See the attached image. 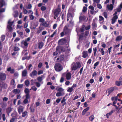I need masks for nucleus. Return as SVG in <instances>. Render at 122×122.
<instances>
[{"instance_id":"f257e3e1","label":"nucleus","mask_w":122,"mask_h":122,"mask_svg":"<svg viewBox=\"0 0 122 122\" xmlns=\"http://www.w3.org/2000/svg\"><path fill=\"white\" fill-rule=\"evenodd\" d=\"M11 116L12 118L10 120V122H14L16 120L19 119V115L15 111H14L11 114Z\"/></svg>"},{"instance_id":"f03ea898","label":"nucleus","mask_w":122,"mask_h":122,"mask_svg":"<svg viewBox=\"0 0 122 122\" xmlns=\"http://www.w3.org/2000/svg\"><path fill=\"white\" fill-rule=\"evenodd\" d=\"M54 68L55 70L57 71H60L63 69V67L61 64L58 63L55 64Z\"/></svg>"},{"instance_id":"7ed1b4c3","label":"nucleus","mask_w":122,"mask_h":122,"mask_svg":"<svg viewBox=\"0 0 122 122\" xmlns=\"http://www.w3.org/2000/svg\"><path fill=\"white\" fill-rule=\"evenodd\" d=\"M61 11V9L59 8H57L54 11L55 16L56 17H58Z\"/></svg>"},{"instance_id":"20e7f679","label":"nucleus","mask_w":122,"mask_h":122,"mask_svg":"<svg viewBox=\"0 0 122 122\" xmlns=\"http://www.w3.org/2000/svg\"><path fill=\"white\" fill-rule=\"evenodd\" d=\"M6 75L3 72H0V80L2 81H4L6 79Z\"/></svg>"},{"instance_id":"39448f33","label":"nucleus","mask_w":122,"mask_h":122,"mask_svg":"<svg viewBox=\"0 0 122 122\" xmlns=\"http://www.w3.org/2000/svg\"><path fill=\"white\" fill-rule=\"evenodd\" d=\"M24 108V107L21 106H20L18 108V112L19 114H20L21 113L23 112Z\"/></svg>"},{"instance_id":"423d86ee","label":"nucleus","mask_w":122,"mask_h":122,"mask_svg":"<svg viewBox=\"0 0 122 122\" xmlns=\"http://www.w3.org/2000/svg\"><path fill=\"white\" fill-rule=\"evenodd\" d=\"M113 17L112 19V24H113L116 21V20L118 18V16L117 15H113Z\"/></svg>"},{"instance_id":"0eeeda50","label":"nucleus","mask_w":122,"mask_h":122,"mask_svg":"<svg viewBox=\"0 0 122 122\" xmlns=\"http://www.w3.org/2000/svg\"><path fill=\"white\" fill-rule=\"evenodd\" d=\"M37 72L36 70H34L30 74V76L32 77L33 76H36L37 74Z\"/></svg>"},{"instance_id":"6e6552de","label":"nucleus","mask_w":122,"mask_h":122,"mask_svg":"<svg viewBox=\"0 0 122 122\" xmlns=\"http://www.w3.org/2000/svg\"><path fill=\"white\" fill-rule=\"evenodd\" d=\"M12 108L10 107H9L6 109V112L8 116H9V114L12 111Z\"/></svg>"},{"instance_id":"1a4fd4ad","label":"nucleus","mask_w":122,"mask_h":122,"mask_svg":"<svg viewBox=\"0 0 122 122\" xmlns=\"http://www.w3.org/2000/svg\"><path fill=\"white\" fill-rule=\"evenodd\" d=\"M115 88V87H111L108 89V96L111 93L114 91Z\"/></svg>"},{"instance_id":"9d476101","label":"nucleus","mask_w":122,"mask_h":122,"mask_svg":"<svg viewBox=\"0 0 122 122\" xmlns=\"http://www.w3.org/2000/svg\"><path fill=\"white\" fill-rule=\"evenodd\" d=\"M24 92L26 94L25 96L30 97L29 95L30 91L27 88H26L24 90Z\"/></svg>"},{"instance_id":"9b49d317","label":"nucleus","mask_w":122,"mask_h":122,"mask_svg":"<svg viewBox=\"0 0 122 122\" xmlns=\"http://www.w3.org/2000/svg\"><path fill=\"white\" fill-rule=\"evenodd\" d=\"M5 3L4 0H0V9L5 5Z\"/></svg>"},{"instance_id":"f8f14e48","label":"nucleus","mask_w":122,"mask_h":122,"mask_svg":"<svg viewBox=\"0 0 122 122\" xmlns=\"http://www.w3.org/2000/svg\"><path fill=\"white\" fill-rule=\"evenodd\" d=\"M82 57L84 58H86L88 56V54L87 52L86 51H83L82 53Z\"/></svg>"},{"instance_id":"ddd939ff","label":"nucleus","mask_w":122,"mask_h":122,"mask_svg":"<svg viewBox=\"0 0 122 122\" xmlns=\"http://www.w3.org/2000/svg\"><path fill=\"white\" fill-rule=\"evenodd\" d=\"M99 23L100 24H102L104 21V18L102 16H99Z\"/></svg>"},{"instance_id":"4468645a","label":"nucleus","mask_w":122,"mask_h":122,"mask_svg":"<svg viewBox=\"0 0 122 122\" xmlns=\"http://www.w3.org/2000/svg\"><path fill=\"white\" fill-rule=\"evenodd\" d=\"M38 44V48L40 49H41L44 45V44L42 42H39Z\"/></svg>"},{"instance_id":"2eb2a0df","label":"nucleus","mask_w":122,"mask_h":122,"mask_svg":"<svg viewBox=\"0 0 122 122\" xmlns=\"http://www.w3.org/2000/svg\"><path fill=\"white\" fill-rule=\"evenodd\" d=\"M71 74L70 72H68L67 73L66 75V79L67 80H69L71 78Z\"/></svg>"},{"instance_id":"dca6fc26","label":"nucleus","mask_w":122,"mask_h":122,"mask_svg":"<svg viewBox=\"0 0 122 122\" xmlns=\"http://www.w3.org/2000/svg\"><path fill=\"white\" fill-rule=\"evenodd\" d=\"M25 98L23 101V103L25 104H26L28 103V99L30 98V97L25 96Z\"/></svg>"},{"instance_id":"f3484780","label":"nucleus","mask_w":122,"mask_h":122,"mask_svg":"<svg viewBox=\"0 0 122 122\" xmlns=\"http://www.w3.org/2000/svg\"><path fill=\"white\" fill-rule=\"evenodd\" d=\"M113 4H110V5H107V8L109 10H112L113 8Z\"/></svg>"},{"instance_id":"a211bd4d","label":"nucleus","mask_w":122,"mask_h":122,"mask_svg":"<svg viewBox=\"0 0 122 122\" xmlns=\"http://www.w3.org/2000/svg\"><path fill=\"white\" fill-rule=\"evenodd\" d=\"M27 72L26 69H25L22 72V76L25 77L26 76Z\"/></svg>"},{"instance_id":"6ab92c4d","label":"nucleus","mask_w":122,"mask_h":122,"mask_svg":"<svg viewBox=\"0 0 122 122\" xmlns=\"http://www.w3.org/2000/svg\"><path fill=\"white\" fill-rule=\"evenodd\" d=\"M86 17L84 15L80 16L79 17V21H81L83 20H85L86 19Z\"/></svg>"},{"instance_id":"aec40b11","label":"nucleus","mask_w":122,"mask_h":122,"mask_svg":"<svg viewBox=\"0 0 122 122\" xmlns=\"http://www.w3.org/2000/svg\"><path fill=\"white\" fill-rule=\"evenodd\" d=\"M56 50L57 51L59 54L61 53V46H57L56 48Z\"/></svg>"},{"instance_id":"412c9836","label":"nucleus","mask_w":122,"mask_h":122,"mask_svg":"<svg viewBox=\"0 0 122 122\" xmlns=\"http://www.w3.org/2000/svg\"><path fill=\"white\" fill-rule=\"evenodd\" d=\"M74 13H73V14L71 12H68L67 14V17H71L73 18L74 16Z\"/></svg>"},{"instance_id":"4be33fe9","label":"nucleus","mask_w":122,"mask_h":122,"mask_svg":"<svg viewBox=\"0 0 122 122\" xmlns=\"http://www.w3.org/2000/svg\"><path fill=\"white\" fill-rule=\"evenodd\" d=\"M89 107H88L85 109H84L82 111V115H84L86 113L89 109Z\"/></svg>"},{"instance_id":"5701e85b","label":"nucleus","mask_w":122,"mask_h":122,"mask_svg":"<svg viewBox=\"0 0 122 122\" xmlns=\"http://www.w3.org/2000/svg\"><path fill=\"white\" fill-rule=\"evenodd\" d=\"M98 50L99 51H100L102 55H103L105 54V51L104 50V49L103 48H98Z\"/></svg>"},{"instance_id":"b1692460","label":"nucleus","mask_w":122,"mask_h":122,"mask_svg":"<svg viewBox=\"0 0 122 122\" xmlns=\"http://www.w3.org/2000/svg\"><path fill=\"white\" fill-rule=\"evenodd\" d=\"M0 84L2 88H6L7 87V84L4 82H2Z\"/></svg>"},{"instance_id":"393cba45","label":"nucleus","mask_w":122,"mask_h":122,"mask_svg":"<svg viewBox=\"0 0 122 122\" xmlns=\"http://www.w3.org/2000/svg\"><path fill=\"white\" fill-rule=\"evenodd\" d=\"M92 25L93 29H94L95 28H96L97 27V24L96 23L95 21V20L94 19L92 23Z\"/></svg>"},{"instance_id":"a878e982","label":"nucleus","mask_w":122,"mask_h":122,"mask_svg":"<svg viewBox=\"0 0 122 122\" xmlns=\"http://www.w3.org/2000/svg\"><path fill=\"white\" fill-rule=\"evenodd\" d=\"M7 70L8 71H10V73L11 74H13L14 72V69H11V67H9L8 68Z\"/></svg>"},{"instance_id":"bb28decb","label":"nucleus","mask_w":122,"mask_h":122,"mask_svg":"<svg viewBox=\"0 0 122 122\" xmlns=\"http://www.w3.org/2000/svg\"><path fill=\"white\" fill-rule=\"evenodd\" d=\"M61 52H63L66 51L67 50L66 48L63 46H61Z\"/></svg>"},{"instance_id":"cd10ccee","label":"nucleus","mask_w":122,"mask_h":122,"mask_svg":"<svg viewBox=\"0 0 122 122\" xmlns=\"http://www.w3.org/2000/svg\"><path fill=\"white\" fill-rule=\"evenodd\" d=\"M20 90L16 89L13 90V93H15V94H19L20 93Z\"/></svg>"},{"instance_id":"c85d7f7f","label":"nucleus","mask_w":122,"mask_h":122,"mask_svg":"<svg viewBox=\"0 0 122 122\" xmlns=\"http://www.w3.org/2000/svg\"><path fill=\"white\" fill-rule=\"evenodd\" d=\"M42 25L43 26H44L46 27H48L49 26V24L47 23L46 22H43L42 24H40V25L41 26Z\"/></svg>"},{"instance_id":"c756f323","label":"nucleus","mask_w":122,"mask_h":122,"mask_svg":"<svg viewBox=\"0 0 122 122\" xmlns=\"http://www.w3.org/2000/svg\"><path fill=\"white\" fill-rule=\"evenodd\" d=\"M64 94V93H62L61 92H58L56 93V96L57 97H59L61 96Z\"/></svg>"},{"instance_id":"7c9ffc66","label":"nucleus","mask_w":122,"mask_h":122,"mask_svg":"<svg viewBox=\"0 0 122 122\" xmlns=\"http://www.w3.org/2000/svg\"><path fill=\"white\" fill-rule=\"evenodd\" d=\"M65 97H66V96L64 97L63 98V99L62 100H61V103H63L64 102V103L63 104V106L65 105L66 104V102H65V101H66V100L65 99Z\"/></svg>"},{"instance_id":"2f4dec72","label":"nucleus","mask_w":122,"mask_h":122,"mask_svg":"<svg viewBox=\"0 0 122 122\" xmlns=\"http://www.w3.org/2000/svg\"><path fill=\"white\" fill-rule=\"evenodd\" d=\"M27 113L28 112L27 111H25L24 112H22V117H25V116L27 115Z\"/></svg>"},{"instance_id":"473e14b6","label":"nucleus","mask_w":122,"mask_h":122,"mask_svg":"<svg viewBox=\"0 0 122 122\" xmlns=\"http://www.w3.org/2000/svg\"><path fill=\"white\" fill-rule=\"evenodd\" d=\"M78 68L76 67V64H75L72 67V70L74 71L77 69Z\"/></svg>"},{"instance_id":"72a5a7b5","label":"nucleus","mask_w":122,"mask_h":122,"mask_svg":"<svg viewBox=\"0 0 122 122\" xmlns=\"http://www.w3.org/2000/svg\"><path fill=\"white\" fill-rule=\"evenodd\" d=\"M122 39V36H118L116 38V40L117 41H120Z\"/></svg>"},{"instance_id":"f704fd0d","label":"nucleus","mask_w":122,"mask_h":122,"mask_svg":"<svg viewBox=\"0 0 122 122\" xmlns=\"http://www.w3.org/2000/svg\"><path fill=\"white\" fill-rule=\"evenodd\" d=\"M5 35H2L1 37V42H2L3 41L5 40Z\"/></svg>"},{"instance_id":"c9c22d12","label":"nucleus","mask_w":122,"mask_h":122,"mask_svg":"<svg viewBox=\"0 0 122 122\" xmlns=\"http://www.w3.org/2000/svg\"><path fill=\"white\" fill-rule=\"evenodd\" d=\"M93 51L94 52V55L95 56L96 55V53L97 51V49L96 47L93 48Z\"/></svg>"},{"instance_id":"e433bc0d","label":"nucleus","mask_w":122,"mask_h":122,"mask_svg":"<svg viewBox=\"0 0 122 122\" xmlns=\"http://www.w3.org/2000/svg\"><path fill=\"white\" fill-rule=\"evenodd\" d=\"M14 50L15 51H18L20 50V49L18 47L15 46L14 48Z\"/></svg>"},{"instance_id":"4c0bfd02","label":"nucleus","mask_w":122,"mask_h":122,"mask_svg":"<svg viewBox=\"0 0 122 122\" xmlns=\"http://www.w3.org/2000/svg\"><path fill=\"white\" fill-rule=\"evenodd\" d=\"M30 112H34L35 111L34 109L33 108V106L31 105L30 106Z\"/></svg>"},{"instance_id":"58836bf2","label":"nucleus","mask_w":122,"mask_h":122,"mask_svg":"<svg viewBox=\"0 0 122 122\" xmlns=\"http://www.w3.org/2000/svg\"><path fill=\"white\" fill-rule=\"evenodd\" d=\"M25 84L26 86H28L30 84V81L28 80H25Z\"/></svg>"},{"instance_id":"ea45409f","label":"nucleus","mask_w":122,"mask_h":122,"mask_svg":"<svg viewBox=\"0 0 122 122\" xmlns=\"http://www.w3.org/2000/svg\"><path fill=\"white\" fill-rule=\"evenodd\" d=\"M15 14L14 15V17L15 18H16L17 17L18 15V11H15Z\"/></svg>"},{"instance_id":"a19ab883","label":"nucleus","mask_w":122,"mask_h":122,"mask_svg":"<svg viewBox=\"0 0 122 122\" xmlns=\"http://www.w3.org/2000/svg\"><path fill=\"white\" fill-rule=\"evenodd\" d=\"M112 101H117L118 100V97H112L111 98Z\"/></svg>"},{"instance_id":"79ce46f5","label":"nucleus","mask_w":122,"mask_h":122,"mask_svg":"<svg viewBox=\"0 0 122 122\" xmlns=\"http://www.w3.org/2000/svg\"><path fill=\"white\" fill-rule=\"evenodd\" d=\"M37 80L41 82L42 80V77L39 76L37 78Z\"/></svg>"},{"instance_id":"37998d69","label":"nucleus","mask_w":122,"mask_h":122,"mask_svg":"<svg viewBox=\"0 0 122 122\" xmlns=\"http://www.w3.org/2000/svg\"><path fill=\"white\" fill-rule=\"evenodd\" d=\"M7 28L10 31H11L12 30V26L8 25L7 26Z\"/></svg>"},{"instance_id":"c03bdc74","label":"nucleus","mask_w":122,"mask_h":122,"mask_svg":"<svg viewBox=\"0 0 122 122\" xmlns=\"http://www.w3.org/2000/svg\"><path fill=\"white\" fill-rule=\"evenodd\" d=\"M87 10V8L85 6H84L83 7V9L82 10V12H86Z\"/></svg>"},{"instance_id":"a18cd8bd","label":"nucleus","mask_w":122,"mask_h":122,"mask_svg":"<svg viewBox=\"0 0 122 122\" xmlns=\"http://www.w3.org/2000/svg\"><path fill=\"white\" fill-rule=\"evenodd\" d=\"M10 20H9L8 22V23L9 24V25H8L12 26L14 22L13 21L12 22H10Z\"/></svg>"},{"instance_id":"49530a36","label":"nucleus","mask_w":122,"mask_h":122,"mask_svg":"<svg viewBox=\"0 0 122 122\" xmlns=\"http://www.w3.org/2000/svg\"><path fill=\"white\" fill-rule=\"evenodd\" d=\"M46 8L45 6H43L41 7V9L42 11H44L46 10Z\"/></svg>"},{"instance_id":"de8ad7c7","label":"nucleus","mask_w":122,"mask_h":122,"mask_svg":"<svg viewBox=\"0 0 122 122\" xmlns=\"http://www.w3.org/2000/svg\"><path fill=\"white\" fill-rule=\"evenodd\" d=\"M23 44L25 47H27L28 45V43H27L26 41H25L24 42Z\"/></svg>"},{"instance_id":"09e8293b","label":"nucleus","mask_w":122,"mask_h":122,"mask_svg":"<svg viewBox=\"0 0 122 122\" xmlns=\"http://www.w3.org/2000/svg\"><path fill=\"white\" fill-rule=\"evenodd\" d=\"M94 116L93 115H91L89 117V119L91 121H92L94 119Z\"/></svg>"},{"instance_id":"8fccbe9b","label":"nucleus","mask_w":122,"mask_h":122,"mask_svg":"<svg viewBox=\"0 0 122 122\" xmlns=\"http://www.w3.org/2000/svg\"><path fill=\"white\" fill-rule=\"evenodd\" d=\"M64 89L62 87H59L57 90V91L59 92H61L63 91Z\"/></svg>"},{"instance_id":"3c124183","label":"nucleus","mask_w":122,"mask_h":122,"mask_svg":"<svg viewBox=\"0 0 122 122\" xmlns=\"http://www.w3.org/2000/svg\"><path fill=\"white\" fill-rule=\"evenodd\" d=\"M103 15L104 17L107 19V12H103Z\"/></svg>"},{"instance_id":"603ef678","label":"nucleus","mask_w":122,"mask_h":122,"mask_svg":"<svg viewBox=\"0 0 122 122\" xmlns=\"http://www.w3.org/2000/svg\"><path fill=\"white\" fill-rule=\"evenodd\" d=\"M45 20L44 19L42 18H40L39 20V21L40 22L43 23L45 22Z\"/></svg>"},{"instance_id":"864d4df0","label":"nucleus","mask_w":122,"mask_h":122,"mask_svg":"<svg viewBox=\"0 0 122 122\" xmlns=\"http://www.w3.org/2000/svg\"><path fill=\"white\" fill-rule=\"evenodd\" d=\"M30 19L31 20H33L34 18V16L32 15V14H31L29 15Z\"/></svg>"},{"instance_id":"5fc2aeb1","label":"nucleus","mask_w":122,"mask_h":122,"mask_svg":"<svg viewBox=\"0 0 122 122\" xmlns=\"http://www.w3.org/2000/svg\"><path fill=\"white\" fill-rule=\"evenodd\" d=\"M76 64V67L78 68H80V67H81L80 64L79 62H77V64Z\"/></svg>"},{"instance_id":"6e6d98bb","label":"nucleus","mask_w":122,"mask_h":122,"mask_svg":"<svg viewBox=\"0 0 122 122\" xmlns=\"http://www.w3.org/2000/svg\"><path fill=\"white\" fill-rule=\"evenodd\" d=\"M23 13L24 14H26L28 12V11L26 9H24V7H23Z\"/></svg>"},{"instance_id":"4d7b16f0","label":"nucleus","mask_w":122,"mask_h":122,"mask_svg":"<svg viewBox=\"0 0 122 122\" xmlns=\"http://www.w3.org/2000/svg\"><path fill=\"white\" fill-rule=\"evenodd\" d=\"M73 90V88L71 87L69 88L67 90L68 92H71Z\"/></svg>"},{"instance_id":"13d9d810","label":"nucleus","mask_w":122,"mask_h":122,"mask_svg":"<svg viewBox=\"0 0 122 122\" xmlns=\"http://www.w3.org/2000/svg\"><path fill=\"white\" fill-rule=\"evenodd\" d=\"M15 83V81L14 79L12 80L11 81V84L12 85H14Z\"/></svg>"},{"instance_id":"bf43d9fd","label":"nucleus","mask_w":122,"mask_h":122,"mask_svg":"<svg viewBox=\"0 0 122 122\" xmlns=\"http://www.w3.org/2000/svg\"><path fill=\"white\" fill-rule=\"evenodd\" d=\"M97 7L99 9H101L102 8V6L100 4H98L97 5Z\"/></svg>"},{"instance_id":"052dcab7","label":"nucleus","mask_w":122,"mask_h":122,"mask_svg":"<svg viewBox=\"0 0 122 122\" xmlns=\"http://www.w3.org/2000/svg\"><path fill=\"white\" fill-rule=\"evenodd\" d=\"M116 84L118 86H119L120 85H121V83L119 81H116Z\"/></svg>"},{"instance_id":"680f3d73","label":"nucleus","mask_w":122,"mask_h":122,"mask_svg":"<svg viewBox=\"0 0 122 122\" xmlns=\"http://www.w3.org/2000/svg\"><path fill=\"white\" fill-rule=\"evenodd\" d=\"M42 63L40 62L38 65V67L39 68H41L42 66Z\"/></svg>"},{"instance_id":"e2e57ef3","label":"nucleus","mask_w":122,"mask_h":122,"mask_svg":"<svg viewBox=\"0 0 122 122\" xmlns=\"http://www.w3.org/2000/svg\"><path fill=\"white\" fill-rule=\"evenodd\" d=\"M2 117L3 120V121H5L6 119V118L5 117V114H3L2 115Z\"/></svg>"},{"instance_id":"0e129e2a","label":"nucleus","mask_w":122,"mask_h":122,"mask_svg":"<svg viewBox=\"0 0 122 122\" xmlns=\"http://www.w3.org/2000/svg\"><path fill=\"white\" fill-rule=\"evenodd\" d=\"M45 64L46 65V68H48L49 67L48 62L46 61L45 62Z\"/></svg>"},{"instance_id":"69168bd1","label":"nucleus","mask_w":122,"mask_h":122,"mask_svg":"<svg viewBox=\"0 0 122 122\" xmlns=\"http://www.w3.org/2000/svg\"><path fill=\"white\" fill-rule=\"evenodd\" d=\"M58 53H59L57 51H56H56L55 52H54L53 53V55L54 56H56Z\"/></svg>"},{"instance_id":"338daca9","label":"nucleus","mask_w":122,"mask_h":122,"mask_svg":"<svg viewBox=\"0 0 122 122\" xmlns=\"http://www.w3.org/2000/svg\"><path fill=\"white\" fill-rule=\"evenodd\" d=\"M51 100L49 99H47L46 101V103L47 104H48L50 103L51 102Z\"/></svg>"},{"instance_id":"774afa93","label":"nucleus","mask_w":122,"mask_h":122,"mask_svg":"<svg viewBox=\"0 0 122 122\" xmlns=\"http://www.w3.org/2000/svg\"><path fill=\"white\" fill-rule=\"evenodd\" d=\"M119 80V81L121 83V85H122V76L120 77Z\"/></svg>"}]
</instances>
